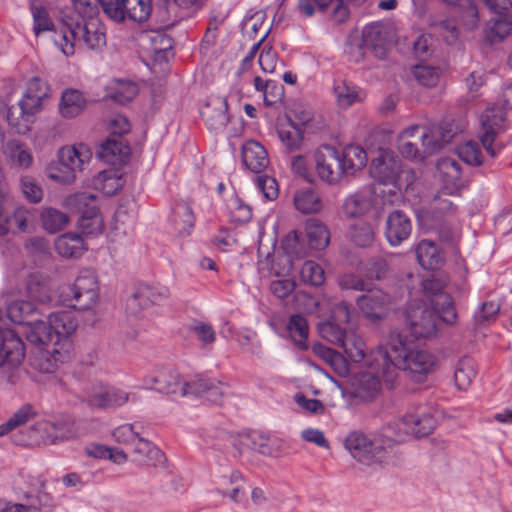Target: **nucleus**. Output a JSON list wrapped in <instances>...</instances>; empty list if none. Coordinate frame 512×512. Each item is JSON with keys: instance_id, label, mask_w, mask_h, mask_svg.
Wrapping results in <instances>:
<instances>
[{"instance_id": "nucleus-1", "label": "nucleus", "mask_w": 512, "mask_h": 512, "mask_svg": "<svg viewBox=\"0 0 512 512\" xmlns=\"http://www.w3.org/2000/svg\"><path fill=\"white\" fill-rule=\"evenodd\" d=\"M374 367L381 371L389 381L395 382L398 370L410 373L420 381L422 376L431 373L436 365L434 355L419 348L407 336L393 331L390 333L386 345H381L374 350Z\"/></svg>"}, {"instance_id": "nucleus-2", "label": "nucleus", "mask_w": 512, "mask_h": 512, "mask_svg": "<svg viewBox=\"0 0 512 512\" xmlns=\"http://www.w3.org/2000/svg\"><path fill=\"white\" fill-rule=\"evenodd\" d=\"M98 8L90 0H73V7L62 17L66 30L59 43L66 56L73 55L75 45L100 50L106 45L105 26L98 17Z\"/></svg>"}, {"instance_id": "nucleus-3", "label": "nucleus", "mask_w": 512, "mask_h": 512, "mask_svg": "<svg viewBox=\"0 0 512 512\" xmlns=\"http://www.w3.org/2000/svg\"><path fill=\"white\" fill-rule=\"evenodd\" d=\"M48 321L53 331L55 344L58 345L52 349H48L54 362L64 363L69 360L72 350V341L70 336L78 327V320L74 312L71 310H60L49 315Z\"/></svg>"}, {"instance_id": "nucleus-4", "label": "nucleus", "mask_w": 512, "mask_h": 512, "mask_svg": "<svg viewBox=\"0 0 512 512\" xmlns=\"http://www.w3.org/2000/svg\"><path fill=\"white\" fill-rule=\"evenodd\" d=\"M339 348L343 350L345 357L321 344H315L313 351L327 359L339 375L348 373L347 360L353 363H361L366 359L365 343L354 332L348 335Z\"/></svg>"}, {"instance_id": "nucleus-5", "label": "nucleus", "mask_w": 512, "mask_h": 512, "mask_svg": "<svg viewBox=\"0 0 512 512\" xmlns=\"http://www.w3.org/2000/svg\"><path fill=\"white\" fill-rule=\"evenodd\" d=\"M63 302L75 310L86 311L98 300L97 279L92 271L84 270L75 282L62 292Z\"/></svg>"}, {"instance_id": "nucleus-6", "label": "nucleus", "mask_w": 512, "mask_h": 512, "mask_svg": "<svg viewBox=\"0 0 512 512\" xmlns=\"http://www.w3.org/2000/svg\"><path fill=\"white\" fill-rule=\"evenodd\" d=\"M405 318L410 333L415 338L428 339L436 336L441 315L435 307L430 308L423 302L412 301L406 309Z\"/></svg>"}, {"instance_id": "nucleus-7", "label": "nucleus", "mask_w": 512, "mask_h": 512, "mask_svg": "<svg viewBox=\"0 0 512 512\" xmlns=\"http://www.w3.org/2000/svg\"><path fill=\"white\" fill-rule=\"evenodd\" d=\"M344 446L355 460L367 466L384 463L388 458L389 451L385 447L360 431L350 432Z\"/></svg>"}, {"instance_id": "nucleus-8", "label": "nucleus", "mask_w": 512, "mask_h": 512, "mask_svg": "<svg viewBox=\"0 0 512 512\" xmlns=\"http://www.w3.org/2000/svg\"><path fill=\"white\" fill-rule=\"evenodd\" d=\"M435 419L427 413L406 414L395 422L389 423L385 436L397 442L404 441L408 435L421 438L429 435L435 428Z\"/></svg>"}, {"instance_id": "nucleus-9", "label": "nucleus", "mask_w": 512, "mask_h": 512, "mask_svg": "<svg viewBox=\"0 0 512 512\" xmlns=\"http://www.w3.org/2000/svg\"><path fill=\"white\" fill-rule=\"evenodd\" d=\"M98 197L89 192L76 193L66 199L71 209L81 214L78 226L83 234H98L101 232L102 219L99 214Z\"/></svg>"}, {"instance_id": "nucleus-10", "label": "nucleus", "mask_w": 512, "mask_h": 512, "mask_svg": "<svg viewBox=\"0 0 512 512\" xmlns=\"http://www.w3.org/2000/svg\"><path fill=\"white\" fill-rule=\"evenodd\" d=\"M446 282L440 278H427L422 281V290L430 305L441 315V320L452 325L457 320V312L450 294L444 291Z\"/></svg>"}, {"instance_id": "nucleus-11", "label": "nucleus", "mask_w": 512, "mask_h": 512, "mask_svg": "<svg viewBox=\"0 0 512 512\" xmlns=\"http://www.w3.org/2000/svg\"><path fill=\"white\" fill-rule=\"evenodd\" d=\"M505 122V111L501 107H489L481 115L480 140L486 152L496 157L503 146L496 142L497 134L503 129Z\"/></svg>"}, {"instance_id": "nucleus-12", "label": "nucleus", "mask_w": 512, "mask_h": 512, "mask_svg": "<svg viewBox=\"0 0 512 512\" xmlns=\"http://www.w3.org/2000/svg\"><path fill=\"white\" fill-rule=\"evenodd\" d=\"M42 101L39 96L24 94L18 106H11L7 109V121L19 134L29 131L32 117L42 109Z\"/></svg>"}, {"instance_id": "nucleus-13", "label": "nucleus", "mask_w": 512, "mask_h": 512, "mask_svg": "<svg viewBox=\"0 0 512 512\" xmlns=\"http://www.w3.org/2000/svg\"><path fill=\"white\" fill-rule=\"evenodd\" d=\"M316 171L321 180L335 184L345 177L342 169L339 151L330 145L323 146L315 154Z\"/></svg>"}, {"instance_id": "nucleus-14", "label": "nucleus", "mask_w": 512, "mask_h": 512, "mask_svg": "<svg viewBox=\"0 0 512 512\" xmlns=\"http://www.w3.org/2000/svg\"><path fill=\"white\" fill-rule=\"evenodd\" d=\"M357 306L365 318L379 321L386 317L391 304V297L380 289H367L356 300Z\"/></svg>"}, {"instance_id": "nucleus-15", "label": "nucleus", "mask_w": 512, "mask_h": 512, "mask_svg": "<svg viewBox=\"0 0 512 512\" xmlns=\"http://www.w3.org/2000/svg\"><path fill=\"white\" fill-rule=\"evenodd\" d=\"M374 356L373 350L366 360L368 371L359 376L354 391V395L364 401H369L375 397L380 390L381 381L385 382L389 387H392L394 384V382H389L382 375L381 371L374 367Z\"/></svg>"}, {"instance_id": "nucleus-16", "label": "nucleus", "mask_w": 512, "mask_h": 512, "mask_svg": "<svg viewBox=\"0 0 512 512\" xmlns=\"http://www.w3.org/2000/svg\"><path fill=\"white\" fill-rule=\"evenodd\" d=\"M457 134L455 125L451 122H441L432 129L423 127L422 135L418 138L424 147L425 153H436L445 144H448Z\"/></svg>"}, {"instance_id": "nucleus-17", "label": "nucleus", "mask_w": 512, "mask_h": 512, "mask_svg": "<svg viewBox=\"0 0 512 512\" xmlns=\"http://www.w3.org/2000/svg\"><path fill=\"white\" fill-rule=\"evenodd\" d=\"M130 153L129 144L119 135H109L96 150V156L100 160L113 166L126 163Z\"/></svg>"}, {"instance_id": "nucleus-18", "label": "nucleus", "mask_w": 512, "mask_h": 512, "mask_svg": "<svg viewBox=\"0 0 512 512\" xmlns=\"http://www.w3.org/2000/svg\"><path fill=\"white\" fill-rule=\"evenodd\" d=\"M239 454L242 453L243 447H249L264 456L276 457L280 452V441L260 431H252L251 433L240 436L238 443H234Z\"/></svg>"}, {"instance_id": "nucleus-19", "label": "nucleus", "mask_w": 512, "mask_h": 512, "mask_svg": "<svg viewBox=\"0 0 512 512\" xmlns=\"http://www.w3.org/2000/svg\"><path fill=\"white\" fill-rule=\"evenodd\" d=\"M401 172V161L388 153L380 154L370 165L372 177L383 184H394Z\"/></svg>"}, {"instance_id": "nucleus-20", "label": "nucleus", "mask_w": 512, "mask_h": 512, "mask_svg": "<svg viewBox=\"0 0 512 512\" xmlns=\"http://www.w3.org/2000/svg\"><path fill=\"white\" fill-rule=\"evenodd\" d=\"M147 388L165 394H179L182 391V382L179 373L172 367L158 369L153 375L145 379Z\"/></svg>"}, {"instance_id": "nucleus-21", "label": "nucleus", "mask_w": 512, "mask_h": 512, "mask_svg": "<svg viewBox=\"0 0 512 512\" xmlns=\"http://www.w3.org/2000/svg\"><path fill=\"white\" fill-rule=\"evenodd\" d=\"M52 429V421H39L30 425L25 432L21 430L20 434H13L11 438L15 444L21 446L52 445Z\"/></svg>"}, {"instance_id": "nucleus-22", "label": "nucleus", "mask_w": 512, "mask_h": 512, "mask_svg": "<svg viewBox=\"0 0 512 512\" xmlns=\"http://www.w3.org/2000/svg\"><path fill=\"white\" fill-rule=\"evenodd\" d=\"M412 230L410 218L401 210L392 211L386 220L385 237L392 246L400 245Z\"/></svg>"}, {"instance_id": "nucleus-23", "label": "nucleus", "mask_w": 512, "mask_h": 512, "mask_svg": "<svg viewBox=\"0 0 512 512\" xmlns=\"http://www.w3.org/2000/svg\"><path fill=\"white\" fill-rule=\"evenodd\" d=\"M129 394L115 387H102L87 395L85 401L92 408L111 409L122 406Z\"/></svg>"}, {"instance_id": "nucleus-24", "label": "nucleus", "mask_w": 512, "mask_h": 512, "mask_svg": "<svg viewBox=\"0 0 512 512\" xmlns=\"http://www.w3.org/2000/svg\"><path fill=\"white\" fill-rule=\"evenodd\" d=\"M423 126L413 125L403 130L398 138V150L400 154L408 159L423 160L432 153H425L424 147H419V136L422 135Z\"/></svg>"}, {"instance_id": "nucleus-25", "label": "nucleus", "mask_w": 512, "mask_h": 512, "mask_svg": "<svg viewBox=\"0 0 512 512\" xmlns=\"http://www.w3.org/2000/svg\"><path fill=\"white\" fill-rule=\"evenodd\" d=\"M22 333L29 343L41 347L47 354L48 349L58 348V345L55 344L54 334L50 328L49 321L44 322L36 318L23 328Z\"/></svg>"}, {"instance_id": "nucleus-26", "label": "nucleus", "mask_w": 512, "mask_h": 512, "mask_svg": "<svg viewBox=\"0 0 512 512\" xmlns=\"http://www.w3.org/2000/svg\"><path fill=\"white\" fill-rule=\"evenodd\" d=\"M169 289L163 286L141 285L127 301V309L135 313V308H146L150 304H160L169 297Z\"/></svg>"}, {"instance_id": "nucleus-27", "label": "nucleus", "mask_w": 512, "mask_h": 512, "mask_svg": "<svg viewBox=\"0 0 512 512\" xmlns=\"http://www.w3.org/2000/svg\"><path fill=\"white\" fill-rule=\"evenodd\" d=\"M133 461L147 466H157L165 462L164 453L141 435L131 446Z\"/></svg>"}, {"instance_id": "nucleus-28", "label": "nucleus", "mask_w": 512, "mask_h": 512, "mask_svg": "<svg viewBox=\"0 0 512 512\" xmlns=\"http://www.w3.org/2000/svg\"><path fill=\"white\" fill-rule=\"evenodd\" d=\"M242 162L252 172L260 174L268 164V153L257 141H248L242 147Z\"/></svg>"}, {"instance_id": "nucleus-29", "label": "nucleus", "mask_w": 512, "mask_h": 512, "mask_svg": "<svg viewBox=\"0 0 512 512\" xmlns=\"http://www.w3.org/2000/svg\"><path fill=\"white\" fill-rule=\"evenodd\" d=\"M227 108L225 98H217L203 108L201 115L208 129L218 131L226 126L229 121Z\"/></svg>"}, {"instance_id": "nucleus-30", "label": "nucleus", "mask_w": 512, "mask_h": 512, "mask_svg": "<svg viewBox=\"0 0 512 512\" xmlns=\"http://www.w3.org/2000/svg\"><path fill=\"white\" fill-rule=\"evenodd\" d=\"M339 158L345 177L353 176L357 171L362 170L367 163L365 150L356 145H348L341 152Z\"/></svg>"}, {"instance_id": "nucleus-31", "label": "nucleus", "mask_w": 512, "mask_h": 512, "mask_svg": "<svg viewBox=\"0 0 512 512\" xmlns=\"http://www.w3.org/2000/svg\"><path fill=\"white\" fill-rule=\"evenodd\" d=\"M372 206V192L369 189H365L357 191L345 199L343 212L347 217L354 218L368 213Z\"/></svg>"}, {"instance_id": "nucleus-32", "label": "nucleus", "mask_w": 512, "mask_h": 512, "mask_svg": "<svg viewBox=\"0 0 512 512\" xmlns=\"http://www.w3.org/2000/svg\"><path fill=\"white\" fill-rule=\"evenodd\" d=\"M58 158L69 168L78 174L89 163L91 152L84 144L71 147H62L58 152Z\"/></svg>"}, {"instance_id": "nucleus-33", "label": "nucleus", "mask_w": 512, "mask_h": 512, "mask_svg": "<svg viewBox=\"0 0 512 512\" xmlns=\"http://www.w3.org/2000/svg\"><path fill=\"white\" fill-rule=\"evenodd\" d=\"M303 133L302 126L296 124L291 119L288 120L287 125H282L278 129V136L286 153L302 151L304 145Z\"/></svg>"}, {"instance_id": "nucleus-34", "label": "nucleus", "mask_w": 512, "mask_h": 512, "mask_svg": "<svg viewBox=\"0 0 512 512\" xmlns=\"http://www.w3.org/2000/svg\"><path fill=\"white\" fill-rule=\"evenodd\" d=\"M36 416V411L30 404L21 406L5 423L0 425V437H3L9 433L20 434V431L24 432L28 427L26 424L33 420Z\"/></svg>"}, {"instance_id": "nucleus-35", "label": "nucleus", "mask_w": 512, "mask_h": 512, "mask_svg": "<svg viewBox=\"0 0 512 512\" xmlns=\"http://www.w3.org/2000/svg\"><path fill=\"white\" fill-rule=\"evenodd\" d=\"M416 257L421 267L426 270L438 269L444 262L443 255L435 242L427 239L421 240L418 243Z\"/></svg>"}, {"instance_id": "nucleus-36", "label": "nucleus", "mask_w": 512, "mask_h": 512, "mask_svg": "<svg viewBox=\"0 0 512 512\" xmlns=\"http://www.w3.org/2000/svg\"><path fill=\"white\" fill-rule=\"evenodd\" d=\"M244 477L240 471H232L229 476H222L218 481L217 491L223 497H229L233 502L239 503L245 495L243 489Z\"/></svg>"}, {"instance_id": "nucleus-37", "label": "nucleus", "mask_w": 512, "mask_h": 512, "mask_svg": "<svg viewBox=\"0 0 512 512\" xmlns=\"http://www.w3.org/2000/svg\"><path fill=\"white\" fill-rule=\"evenodd\" d=\"M28 297L42 304L51 301L49 281L46 276L39 272L31 273L25 282Z\"/></svg>"}, {"instance_id": "nucleus-38", "label": "nucleus", "mask_w": 512, "mask_h": 512, "mask_svg": "<svg viewBox=\"0 0 512 512\" xmlns=\"http://www.w3.org/2000/svg\"><path fill=\"white\" fill-rule=\"evenodd\" d=\"M363 42L377 58L384 59L386 57L389 42L380 25L366 26L363 30Z\"/></svg>"}, {"instance_id": "nucleus-39", "label": "nucleus", "mask_w": 512, "mask_h": 512, "mask_svg": "<svg viewBox=\"0 0 512 512\" xmlns=\"http://www.w3.org/2000/svg\"><path fill=\"white\" fill-rule=\"evenodd\" d=\"M305 233L310 248L314 250H323L330 242L328 228L318 219L310 218L306 220Z\"/></svg>"}, {"instance_id": "nucleus-40", "label": "nucleus", "mask_w": 512, "mask_h": 512, "mask_svg": "<svg viewBox=\"0 0 512 512\" xmlns=\"http://www.w3.org/2000/svg\"><path fill=\"white\" fill-rule=\"evenodd\" d=\"M87 101L79 90L67 89L62 93L59 111L64 118H74L84 111Z\"/></svg>"}, {"instance_id": "nucleus-41", "label": "nucleus", "mask_w": 512, "mask_h": 512, "mask_svg": "<svg viewBox=\"0 0 512 512\" xmlns=\"http://www.w3.org/2000/svg\"><path fill=\"white\" fill-rule=\"evenodd\" d=\"M38 310L31 301L17 300L7 307V316L15 324L23 328L36 319Z\"/></svg>"}, {"instance_id": "nucleus-42", "label": "nucleus", "mask_w": 512, "mask_h": 512, "mask_svg": "<svg viewBox=\"0 0 512 512\" xmlns=\"http://www.w3.org/2000/svg\"><path fill=\"white\" fill-rule=\"evenodd\" d=\"M55 249L62 257L78 258L86 248L79 234L69 232L62 234L56 239Z\"/></svg>"}, {"instance_id": "nucleus-43", "label": "nucleus", "mask_w": 512, "mask_h": 512, "mask_svg": "<svg viewBox=\"0 0 512 512\" xmlns=\"http://www.w3.org/2000/svg\"><path fill=\"white\" fill-rule=\"evenodd\" d=\"M494 13L498 16L489 22V38L491 42H501L512 34V13L508 8Z\"/></svg>"}, {"instance_id": "nucleus-44", "label": "nucleus", "mask_w": 512, "mask_h": 512, "mask_svg": "<svg viewBox=\"0 0 512 512\" xmlns=\"http://www.w3.org/2000/svg\"><path fill=\"white\" fill-rule=\"evenodd\" d=\"M293 201L295 208L303 214L317 213L322 208L321 199L312 188L298 190Z\"/></svg>"}, {"instance_id": "nucleus-45", "label": "nucleus", "mask_w": 512, "mask_h": 512, "mask_svg": "<svg viewBox=\"0 0 512 512\" xmlns=\"http://www.w3.org/2000/svg\"><path fill=\"white\" fill-rule=\"evenodd\" d=\"M476 376L475 361L465 356L461 358L454 371V380L458 389L466 390Z\"/></svg>"}, {"instance_id": "nucleus-46", "label": "nucleus", "mask_w": 512, "mask_h": 512, "mask_svg": "<svg viewBox=\"0 0 512 512\" xmlns=\"http://www.w3.org/2000/svg\"><path fill=\"white\" fill-rule=\"evenodd\" d=\"M286 328L295 344L300 349H307L309 327L305 317L300 314L292 315Z\"/></svg>"}, {"instance_id": "nucleus-47", "label": "nucleus", "mask_w": 512, "mask_h": 512, "mask_svg": "<svg viewBox=\"0 0 512 512\" xmlns=\"http://www.w3.org/2000/svg\"><path fill=\"white\" fill-rule=\"evenodd\" d=\"M125 19L142 23L148 20L152 12L151 0H125Z\"/></svg>"}, {"instance_id": "nucleus-48", "label": "nucleus", "mask_w": 512, "mask_h": 512, "mask_svg": "<svg viewBox=\"0 0 512 512\" xmlns=\"http://www.w3.org/2000/svg\"><path fill=\"white\" fill-rule=\"evenodd\" d=\"M318 332L320 336L328 342L340 347L348 335L352 332L336 322L327 320L326 322L318 325Z\"/></svg>"}, {"instance_id": "nucleus-49", "label": "nucleus", "mask_w": 512, "mask_h": 512, "mask_svg": "<svg viewBox=\"0 0 512 512\" xmlns=\"http://www.w3.org/2000/svg\"><path fill=\"white\" fill-rule=\"evenodd\" d=\"M43 228L49 233H56L66 227L69 217L54 208H45L41 213Z\"/></svg>"}, {"instance_id": "nucleus-50", "label": "nucleus", "mask_w": 512, "mask_h": 512, "mask_svg": "<svg viewBox=\"0 0 512 512\" xmlns=\"http://www.w3.org/2000/svg\"><path fill=\"white\" fill-rule=\"evenodd\" d=\"M195 217L191 208L185 204H178L173 213V223L177 232L188 235L194 226Z\"/></svg>"}, {"instance_id": "nucleus-51", "label": "nucleus", "mask_w": 512, "mask_h": 512, "mask_svg": "<svg viewBox=\"0 0 512 512\" xmlns=\"http://www.w3.org/2000/svg\"><path fill=\"white\" fill-rule=\"evenodd\" d=\"M349 236L359 247H368L374 241V229L370 223L360 221L351 226Z\"/></svg>"}, {"instance_id": "nucleus-52", "label": "nucleus", "mask_w": 512, "mask_h": 512, "mask_svg": "<svg viewBox=\"0 0 512 512\" xmlns=\"http://www.w3.org/2000/svg\"><path fill=\"white\" fill-rule=\"evenodd\" d=\"M45 483H40V490L38 491V504H27V503H11L8 504L7 512H40L42 507L50 506L52 498L44 490Z\"/></svg>"}, {"instance_id": "nucleus-53", "label": "nucleus", "mask_w": 512, "mask_h": 512, "mask_svg": "<svg viewBox=\"0 0 512 512\" xmlns=\"http://www.w3.org/2000/svg\"><path fill=\"white\" fill-rule=\"evenodd\" d=\"M143 433V427L140 423L125 424L114 429L113 437L119 443L132 446Z\"/></svg>"}, {"instance_id": "nucleus-54", "label": "nucleus", "mask_w": 512, "mask_h": 512, "mask_svg": "<svg viewBox=\"0 0 512 512\" xmlns=\"http://www.w3.org/2000/svg\"><path fill=\"white\" fill-rule=\"evenodd\" d=\"M441 70L438 67L419 64L413 69L416 80L425 87H434L439 81Z\"/></svg>"}, {"instance_id": "nucleus-55", "label": "nucleus", "mask_w": 512, "mask_h": 512, "mask_svg": "<svg viewBox=\"0 0 512 512\" xmlns=\"http://www.w3.org/2000/svg\"><path fill=\"white\" fill-rule=\"evenodd\" d=\"M300 277L304 283L312 286H320L325 280L324 270L314 261H306L302 265Z\"/></svg>"}, {"instance_id": "nucleus-56", "label": "nucleus", "mask_w": 512, "mask_h": 512, "mask_svg": "<svg viewBox=\"0 0 512 512\" xmlns=\"http://www.w3.org/2000/svg\"><path fill=\"white\" fill-rule=\"evenodd\" d=\"M47 175L50 179L61 184H71L77 178V174L73 171V169L69 168L60 159L58 162L53 163L48 167Z\"/></svg>"}, {"instance_id": "nucleus-57", "label": "nucleus", "mask_w": 512, "mask_h": 512, "mask_svg": "<svg viewBox=\"0 0 512 512\" xmlns=\"http://www.w3.org/2000/svg\"><path fill=\"white\" fill-rule=\"evenodd\" d=\"M31 13L34 22V33L38 36L41 32L53 29V22L49 17L47 9L42 5L31 4Z\"/></svg>"}, {"instance_id": "nucleus-58", "label": "nucleus", "mask_w": 512, "mask_h": 512, "mask_svg": "<svg viewBox=\"0 0 512 512\" xmlns=\"http://www.w3.org/2000/svg\"><path fill=\"white\" fill-rule=\"evenodd\" d=\"M137 94L138 87L135 83L119 80L115 91L111 95V98L119 104L124 105L132 101Z\"/></svg>"}, {"instance_id": "nucleus-59", "label": "nucleus", "mask_w": 512, "mask_h": 512, "mask_svg": "<svg viewBox=\"0 0 512 512\" xmlns=\"http://www.w3.org/2000/svg\"><path fill=\"white\" fill-rule=\"evenodd\" d=\"M437 221H439L437 224L439 239L445 244L453 245L460 236L458 226L449 218Z\"/></svg>"}, {"instance_id": "nucleus-60", "label": "nucleus", "mask_w": 512, "mask_h": 512, "mask_svg": "<svg viewBox=\"0 0 512 512\" xmlns=\"http://www.w3.org/2000/svg\"><path fill=\"white\" fill-rule=\"evenodd\" d=\"M432 216L435 220L441 219L444 215L451 216L456 211V206L444 194H437L431 202Z\"/></svg>"}, {"instance_id": "nucleus-61", "label": "nucleus", "mask_w": 512, "mask_h": 512, "mask_svg": "<svg viewBox=\"0 0 512 512\" xmlns=\"http://www.w3.org/2000/svg\"><path fill=\"white\" fill-rule=\"evenodd\" d=\"M103 12L111 20L121 23L125 20V0H98Z\"/></svg>"}, {"instance_id": "nucleus-62", "label": "nucleus", "mask_w": 512, "mask_h": 512, "mask_svg": "<svg viewBox=\"0 0 512 512\" xmlns=\"http://www.w3.org/2000/svg\"><path fill=\"white\" fill-rule=\"evenodd\" d=\"M213 380L203 376H196L194 379L182 383L181 396L189 394L204 396Z\"/></svg>"}, {"instance_id": "nucleus-63", "label": "nucleus", "mask_w": 512, "mask_h": 512, "mask_svg": "<svg viewBox=\"0 0 512 512\" xmlns=\"http://www.w3.org/2000/svg\"><path fill=\"white\" fill-rule=\"evenodd\" d=\"M189 331L197 337L203 347L214 343L216 340L215 330L210 324L196 321L189 327Z\"/></svg>"}, {"instance_id": "nucleus-64", "label": "nucleus", "mask_w": 512, "mask_h": 512, "mask_svg": "<svg viewBox=\"0 0 512 512\" xmlns=\"http://www.w3.org/2000/svg\"><path fill=\"white\" fill-rule=\"evenodd\" d=\"M438 170L450 183H456L461 178V164L453 158L441 159Z\"/></svg>"}]
</instances>
